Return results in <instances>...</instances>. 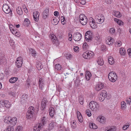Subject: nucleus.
Masks as SVG:
<instances>
[{
    "mask_svg": "<svg viewBox=\"0 0 131 131\" xmlns=\"http://www.w3.org/2000/svg\"><path fill=\"white\" fill-rule=\"evenodd\" d=\"M38 110L35 109L34 107H30L26 113V118L27 119L34 121L36 119V115L38 112Z\"/></svg>",
    "mask_w": 131,
    "mask_h": 131,
    "instance_id": "1",
    "label": "nucleus"
},
{
    "mask_svg": "<svg viewBox=\"0 0 131 131\" xmlns=\"http://www.w3.org/2000/svg\"><path fill=\"white\" fill-rule=\"evenodd\" d=\"M17 118L16 117H13L11 118L10 117H6L4 120V122L8 124H9L10 125L13 126H15L17 123Z\"/></svg>",
    "mask_w": 131,
    "mask_h": 131,
    "instance_id": "2",
    "label": "nucleus"
},
{
    "mask_svg": "<svg viewBox=\"0 0 131 131\" xmlns=\"http://www.w3.org/2000/svg\"><path fill=\"white\" fill-rule=\"evenodd\" d=\"M94 55V53L92 51H87L83 54V57L85 59H90L92 58Z\"/></svg>",
    "mask_w": 131,
    "mask_h": 131,
    "instance_id": "3",
    "label": "nucleus"
},
{
    "mask_svg": "<svg viewBox=\"0 0 131 131\" xmlns=\"http://www.w3.org/2000/svg\"><path fill=\"white\" fill-rule=\"evenodd\" d=\"M117 77V75H116L115 73L113 71L110 72L108 75V77L109 80L113 82H115Z\"/></svg>",
    "mask_w": 131,
    "mask_h": 131,
    "instance_id": "4",
    "label": "nucleus"
},
{
    "mask_svg": "<svg viewBox=\"0 0 131 131\" xmlns=\"http://www.w3.org/2000/svg\"><path fill=\"white\" fill-rule=\"evenodd\" d=\"M90 109L93 111L95 109L96 110L98 109L99 107L98 103L95 101H92L91 102L89 105Z\"/></svg>",
    "mask_w": 131,
    "mask_h": 131,
    "instance_id": "5",
    "label": "nucleus"
},
{
    "mask_svg": "<svg viewBox=\"0 0 131 131\" xmlns=\"http://www.w3.org/2000/svg\"><path fill=\"white\" fill-rule=\"evenodd\" d=\"M95 19L97 23L101 24L104 22V18L102 14H99L96 16Z\"/></svg>",
    "mask_w": 131,
    "mask_h": 131,
    "instance_id": "6",
    "label": "nucleus"
},
{
    "mask_svg": "<svg viewBox=\"0 0 131 131\" xmlns=\"http://www.w3.org/2000/svg\"><path fill=\"white\" fill-rule=\"evenodd\" d=\"M79 20L80 23L83 25H85L86 24L88 21L87 17L84 15L80 14L79 17Z\"/></svg>",
    "mask_w": 131,
    "mask_h": 131,
    "instance_id": "7",
    "label": "nucleus"
},
{
    "mask_svg": "<svg viewBox=\"0 0 131 131\" xmlns=\"http://www.w3.org/2000/svg\"><path fill=\"white\" fill-rule=\"evenodd\" d=\"M2 10L6 14L10 13V16L12 15V11L10 8L6 4H4L2 7Z\"/></svg>",
    "mask_w": 131,
    "mask_h": 131,
    "instance_id": "8",
    "label": "nucleus"
},
{
    "mask_svg": "<svg viewBox=\"0 0 131 131\" xmlns=\"http://www.w3.org/2000/svg\"><path fill=\"white\" fill-rule=\"evenodd\" d=\"M48 121V118L47 117L43 116L41 117L40 122L38 126V128H42V127L47 123Z\"/></svg>",
    "mask_w": 131,
    "mask_h": 131,
    "instance_id": "9",
    "label": "nucleus"
},
{
    "mask_svg": "<svg viewBox=\"0 0 131 131\" xmlns=\"http://www.w3.org/2000/svg\"><path fill=\"white\" fill-rule=\"evenodd\" d=\"M82 38V36L81 34L79 32L73 35L74 39L76 41H80L81 39Z\"/></svg>",
    "mask_w": 131,
    "mask_h": 131,
    "instance_id": "10",
    "label": "nucleus"
},
{
    "mask_svg": "<svg viewBox=\"0 0 131 131\" xmlns=\"http://www.w3.org/2000/svg\"><path fill=\"white\" fill-rule=\"evenodd\" d=\"M92 34L89 31H87L86 32L85 34V38L86 40H88V41H92L93 38L92 36Z\"/></svg>",
    "mask_w": 131,
    "mask_h": 131,
    "instance_id": "11",
    "label": "nucleus"
},
{
    "mask_svg": "<svg viewBox=\"0 0 131 131\" xmlns=\"http://www.w3.org/2000/svg\"><path fill=\"white\" fill-rule=\"evenodd\" d=\"M100 37L99 35H96L93 38L92 41L95 42V44H98L100 43Z\"/></svg>",
    "mask_w": 131,
    "mask_h": 131,
    "instance_id": "12",
    "label": "nucleus"
},
{
    "mask_svg": "<svg viewBox=\"0 0 131 131\" xmlns=\"http://www.w3.org/2000/svg\"><path fill=\"white\" fill-rule=\"evenodd\" d=\"M47 103L48 101L46 99H44L41 101V108L42 110H44L46 107Z\"/></svg>",
    "mask_w": 131,
    "mask_h": 131,
    "instance_id": "13",
    "label": "nucleus"
},
{
    "mask_svg": "<svg viewBox=\"0 0 131 131\" xmlns=\"http://www.w3.org/2000/svg\"><path fill=\"white\" fill-rule=\"evenodd\" d=\"M114 42L113 39L110 37H108L106 41V43L108 45H110L113 44Z\"/></svg>",
    "mask_w": 131,
    "mask_h": 131,
    "instance_id": "14",
    "label": "nucleus"
},
{
    "mask_svg": "<svg viewBox=\"0 0 131 131\" xmlns=\"http://www.w3.org/2000/svg\"><path fill=\"white\" fill-rule=\"evenodd\" d=\"M49 12V8H46L44 10L43 13V17L45 19H46L48 16Z\"/></svg>",
    "mask_w": 131,
    "mask_h": 131,
    "instance_id": "15",
    "label": "nucleus"
},
{
    "mask_svg": "<svg viewBox=\"0 0 131 131\" xmlns=\"http://www.w3.org/2000/svg\"><path fill=\"white\" fill-rule=\"evenodd\" d=\"M55 123L53 121H51L49 124V128L47 129L48 131H50L53 129L55 126Z\"/></svg>",
    "mask_w": 131,
    "mask_h": 131,
    "instance_id": "16",
    "label": "nucleus"
},
{
    "mask_svg": "<svg viewBox=\"0 0 131 131\" xmlns=\"http://www.w3.org/2000/svg\"><path fill=\"white\" fill-rule=\"evenodd\" d=\"M2 105H4L7 108H9L10 107V103L8 101L5 100L1 102Z\"/></svg>",
    "mask_w": 131,
    "mask_h": 131,
    "instance_id": "17",
    "label": "nucleus"
},
{
    "mask_svg": "<svg viewBox=\"0 0 131 131\" xmlns=\"http://www.w3.org/2000/svg\"><path fill=\"white\" fill-rule=\"evenodd\" d=\"M40 15L39 13L37 11L33 13V17L34 20L36 21H38L39 20V17Z\"/></svg>",
    "mask_w": 131,
    "mask_h": 131,
    "instance_id": "18",
    "label": "nucleus"
},
{
    "mask_svg": "<svg viewBox=\"0 0 131 131\" xmlns=\"http://www.w3.org/2000/svg\"><path fill=\"white\" fill-rule=\"evenodd\" d=\"M104 84L103 83H99L96 87V90L99 91L102 89L104 87Z\"/></svg>",
    "mask_w": 131,
    "mask_h": 131,
    "instance_id": "19",
    "label": "nucleus"
},
{
    "mask_svg": "<svg viewBox=\"0 0 131 131\" xmlns=\"http://www.w3.org/2000/svg\"><path fill=\"white\" fill-rule=\"evenodd\" d=\"M77 118L80 122L82 123L83 122V118L81 113L79 111L77 112Z\"/></svg>",
    "mask_w": 131,
    "mask_h": 131,
    "instance_id": "20",
    "label": "nucleus"
},
{
    "mask_svg": "<svg viewBox=\"0 0 131 131\" xmlns=\"http://www.w3.org/2000/svg\"><path fill=\"white\" fill-rule=\"evenodd\" d=\"M49 112L50 115L51 117L53 116L55 114L54 108L52 107H50L49 110Z\"/></svg>",
    "mask_w": 131,
    "mask_h": 131,
    "instance_id": "21",
    "label": "nucleus"
},
{
    "mask_svg": "<svg viewBox=\"0 0 131 131\" xmlns=\"http://www.w3.org/2000/svg\"><path fill=\"white\" fill-rule=\"evenodd\" d=\"M97 120L100 122L104 123L105 122L106 119L105 117L103 116H100L97 118Z\"/></svg>",
    "mask_w": 131,
    "mask_h": 131,
    "instance_id": "22",
    "label": "nucleus"
},
{
    "mask_svg": "<svg viewBox=\"0 0 131 131\" xmlns=\"http://www.w3.org/2000/svg\"><path fill=\"white\" fill-rule=\"evenodd\" d=\"M116 130L115 126H113L112 127H106L105 129V131H115Z\"/></svg>",
    "mask_w": 131,
    "mask_h": 131,
    "instance_id": "23",
    "label": "nucleus"
},
{
    "mask_svg": "<svg viewBox=\"0 0 131 131\" xmlns=\"http://www.w3.org/2000/svg\"><path fill=\"white\" fill-rule=\"evenodd\" d=\"M86 79L87 80H89L91 76V74L90 72L87 71L86 72L85 74Z\"/></svg>",
    "mask_w": 131,
    "mask_h": 131,
    "instance_id": "24",
    "label": "nucleus"
},
{
    "mask_svg": "<svg viewBox=\"0 0 131 131\" xmlns=\"http://www.w3.org/2000/svg\"><path fill=\"white\" fill-rule=\"evenodd\" d=\"M92 21H90L89 24L92 28H96V25L95 24V23L93 19H92Z\"/></svg>",
    "mask_w": 131,
    "mask_h": 131,
    "instance_id": "25",
    "label": "nucleus"
},
{
    "mask_svg": "<svg viewBox=\"0 0 131 131\" xmlns=\"http://www.w3.org/2000/svg\"><path fill=\"white\" fill-rule=\"evenodd\" d=\"M29 53L31 54L32 56L33 57H35L36 54V51L32 48H29Z\"/></svg>",
    "mask_w": 131,
    "mask_h": 131,
    "instance_id": "26",
    "label": "nucleus"
},
{
    "mask_svg": "<svg viewBox=\"0 0 131 131\" xmlns=\"http://www.w3.org/2000/svg\"><path fill=\"white\" fill-rule=\"evenodd\" d=\"M14 128L12 126L10 125L8 126L4 131H14Z\"/></svg>",
    "mask_w": 131,
    "mask_h": 131,
    "instance_id": "27",
    "label": "nucleus"
},
{
    "mask_svg": "<svg viewBox=\"0 0 131 131\" xmlns=\"http://www.w3.org/2000/svg\"><path fill=\"white\" fill-rule=\"evenodd\" d=\"M28 96L26 94L23 95L21 98V100L20 101L21 103H23L26 101L27 100Z\"/></svg>",
    "mask_w": 131,
    "mask_h": 131,
    "instance_id": "28",
    "label": "nucleus"
},
{
    "mask_svg": "<svg viewBox=\"0 0 131 131\" xmlns=\"http://www.w3.org/2000/svg\"><path fill=\"white\" fill-rule=\"evenodd\" d=\"M30 23L29 19L27 18H25L23 24L25 26H28Z\"/></svg>",
    "mask_w": 131,
    "mask_h": 131,
    "instance_id": "29",
    "label": "nucleus"
},
{
    "mask_svg": "<svg viewBox=\"0 0 131 131\" xmlns=\"http://www.w3.org/2000/svg\"><path fill=\"white\" fill-rule=\"evenodd\" d=\"M17 13L19 15H22L23 14V12L21 7H18L16 10Z\"/></svg>",
    "mask_w": 131,
    "mask_h": 131,
    "instance_id": "30",
    "label": "nucleus"
},
{
    "mask_svg": "<svg viewBox=\"0 0 131 131\" xmlns=\"http://www.w3.org/2000/svg\"><path fill=\"white\" fill-rule=\"evenodd\" d=\"M113 15L114 16L118 18L121 17L122 16L121 14L119 12L116 11L114 12Z\"/></svg>",
    "mask_w": 131,
    "mask_h": 131,
    "instance_id": "31",
    "label": "nucleus"
},
{
    "mask_svg": "<svg viewBox=\"0 0 131 131\" xmlns=\"http://www.w3.org/2000/svg\"><path fill=\"white\" fill-rule=\"evenodd\" d=\"M119 53L121 55H124L126 53V52L124 48H121L120 49Z\"/></svg>",
    "mask_w": 131,
    "mask_h": 131,
    "instance_id": "32",
    "label": "nucleus"
},
{
    "mask_svg": "<svg viewBox=\"0 0 131 131\" xmlns=\"http://www.w3.org/2000/svg\"><path fill=\"white\" fill-rule=\"evenodd\" d=\"M23 62L16 61L15 62V64L16 66L18 68L21 67L22 64Z\"/></svg>",
    "mask_w": 131,
    "mask_h": 131,
    "instance_id": "33",
    "label": "nucleus"
},
{
    "mask_svg": "<svg viewBox=\"0 0 131 131\" xmlns=\"http://www.w3.org/2000/svg\"><path fill=\"white\" fill-rule=\"evenodd\" d=\"M61 68V66L59 64H56L55 65V69L56 70L58 71H60Z\"/></svg>",
    "mask_w": 131,
    "mask_h": 131,
    "instance_id": "34",
    "label": "nucleus"
},
{
    "mask_svg": "<svg viewBox=\"0 0 131 131\" xmlns=\"http://www.w3.org/2000/svg\"><path fill=\"white\" fill-rule=\"evenodd\" d=\"M83 50H86L89 49V46L87 43L85 42L83 43Z\"/></svg>",
    "mask_w": 131,
    "mask_h": 131,
    "instance_id": "35",
    "label": "nucleus"
},
{
    "mask_svg": "<svg viewBox=\"0 0 131 131\" xmlns=\"http://www.w3.org/2000/svg\"><path fill=\"white\" fill-rule=\"evenodd\" d=\"M18 79V78H17L12 77L10 79L9 81L10 83H14L16 82Z\"/></svg>",
    "mask_w": 131,
    "mask_h": 131,
    "instance_id": "36",
    "label": "nucleus"
},
{
    "mask_svg": "<svg viewBox=\"0 0 131 131\" xmlns=\"http://www.w3.org/2000/svg\"><path fill=\"white\" fill-rule=\"evenodd\" d=\"M100 95H101L103 96L104 97V98H106L107 96V92L105 90H103L102 91Z\"/></svg>",
    "mask_w": 131,
    "mask_h": 131,
    "instance_id": "37",
    "label": "nucleus"
},
{
    "mask_svg": "<svg viewBox=\"0 0 131 131\" xmlns=\"http://www.w3.org/2000/svg\"><path fill=\"white\" fill-rule=\"evenodd\" d=\"M59 20V18H58V19H57L56 18H53V24L54 25H57L58 24Z\"/></svg>",
    "mask_w": 131,
    "mask_h": 131,
    "instance_id": "38",
    "label": "nucleus"
},
{
    "mask_svg": "<svg viewBox=\"0 0 131 131\" xmlns=\"http://www.w3.org/2000/svg\"><path fill=\"white\" fill-rule=\"evenodd\" d=\"M71 127L73 129H74L76 127V123L74 121L71 122Z\"/></svg>",
    "mask_w": 131,
    "mask_h": 131,
    "instance_id": "39",
    "label": "nucleus"
},
{
    "mask_svg": "<svg viewBox=\"0 0 131 131\" xmlns=\"http://www.w3.org/2000/svg\"><path fill=\"white\" fill-rule=\"evenodd\" d=\"M108 61L109 63L111 64H113L114 63V59L112 57L108 59Z\"/></svg>",
    "mask_w": 131,
    "mask_h": 131,
    "instance_id": "40",
    "label": "nucleus"
},
{
    "mask_svg": "<svg viewBox=\"0 0 131 131\" xmlns=\"http://www.w3.org/2000/svg\"><path fill=\"white\" fill-rule=\"evenodd\" d=\"M126 107V104L125 102L124 101H122L121 102V107L122 109H123L125 108Z\"/></svg>",
    "mask_w": 131,
    "mask_h": 131,
    "instance_id": "41",
    "label": "nucleus"
},
{
    "mask_svg": "<svg viewBox=\"0 0 131 131\" xmlns=\"http://www.w3.org/2000/svg\"><path fill=\"white\" fill-rule=\"evenodd\" d=\"M99 100L100 102L103 101L105 99V98H104V97L103 96L101 95H100L99 96Z\"/></svg>",
    "mask_w": 131,
    "mask_h": 131,
    "instance_id": "42",
    "label": "nucleus"
},
{
    "mask_svg": "<svg viewBox=\"0 0 131 131\" xmlns=\"http://www.w3.org/2000/svg\"><path fill=\"white\" fill-rule=\"evenodd\" d=\"M12 30H13V29H12ZM13 32L15 34V36H17L18 37H20V34L19 32L16 31H15L14 29H13Z\"/></svg>",
    "mask_w": 131,
    "mask_h": 131,
    "instance_id": "43",
    "label": "nucleus"
},
{
    "mask_svg": "<svg viewBox=\"0 0 131 131\" xmlns=\"http://www.w3.org/2000/svg\"><path fill=\"white\" fill-rule=\"evenodd\" d=\"M65 128V127L62 125H60L58 126V129L59 131H62Z\"/></svg>",
    "mask_w": 131,
    "mask_h": 131,
    "instance_id": "44",
    "label": "nucleus"
},
{
    "mask_svg": "<svg viewBox=\"0 0 131 131\" xmlns=\"http://www.w3.org/2000/svg\"><path fill=\"white\" fill-rule=\"evenodd\" d=\"M97 62L99 65L100 66L102 65L104 63L103 62L102 59H99L97 61Z\"/></svg>",
    "mask_w": 131,
    "mask_h": 131,
    "instance_id": "45",
    "label": "nucleus"
},
{
    "mask_svg": "<svg viewBox=\"0 0 131 131\" xmlns=\"http://www.w3.org/2000/svg\"><path fill=\"white\" fill-rule=\"evenodd\" d=\"M64 71L65 72V73H64V74L65 75H66V74H70L71 71L68 69L66 68L65 69Z\"/></svg>",
    "mask_w": 131,
    "mask_h": 131,
    "instance_id": "46",
    "label": "nucleus"
},
{
    "mask_svg": "<svg viewBox=\"0 0 131 131\" xmlns=\"http://www.w3.org/2000/svg\"><path fill=\"white\" fill-rule=\"evenodd\" d=\"M79 101L81 105H83V104L84 99L82 97H80L79 98Z\"/></svg>",
    "mask_w": 131,
    "mask_h": 131,
    "instance_id": "47",
    "label": "nucleus"
},
{
    "mask_svg": "<svg viewBox=\"0 0 131 131\" xmlns=\"http://www.w3.org/2000/svg\"><path fill=\"white\" fill-rule=\"evenodd\" d=\"M86 114L88 116L90 117L91 116V113L90 110L89 109L86 110Z\"/></svg>",
    "mask_w": 131,
    "mask_h": 131,
    "instance_id": "48",
    "label": "nucleus"
},
{
    "mask_svg": "<svg viewBox=\"0 0 131 131\" xmlns=\"http://www.w3.org/2000/svg\"><path fill=\"white\" fill-rule=\"evenodd\" d=\"M126 101L127 104L128 103L130 105V103H131V98L129 97L128 98H127Z\"/></svg>",
    "mask_w": 131,
    "mask_h": 131,
    "instance_id": "49",
    "label": "nucleus"
},
{
    "mask_svg": "<svg viewBox=\"0 0 131 131\" xmlns=\"http://www.w3.org/2000/svg\"><path fill=\"white\" fill-rule=\"evenodd\" d=\"M23 8L24 9V11L26 13H27L28 12V10L27 8L25 5L23 6Z\"/></svg>",
    "mask_w": 131,
    "mask_h": 131,
    "instance_id": "50",
    "label": "nucleus"
},
{
    "mask_svg": "<svg viewBox=\"0 0 131 131\" xmlns=\"http://www.w3.org/2000/svg\"><path fill=\"white\" fill-rule=\"evenodd\" d=\"M44 80L42 78H40L39 80V83H44Z\"/></svg>",
    "mask_w": 131,
    "mask_h": 131,
    "instance_id": "51",
    "label": "nucleus"
},
{
    "mask_svg": "<svg viewBox=\"0 0 131 131\" xmlns=\"http://www.w3.org/2000/svg\"><path fill=\"white\" fill-rule=\"evenodd\" d=\"M19 62H23V59L22 57H19L17 58L16 61Z\"/></svg>",
    "mask_w": 131,
    "mask_h": 131,
    "instance_id": "52",
    "label": "nucleus"
},
{
    "mask_svg": "<svg viewBox=\"0 0 131 131\" xmlns=\"http://www.w3.org/2000/svg\"><path fill=\"white\" fill-rule=\"evenodd\" d=\"M6 60L5 59V58L3 57L2 58H1L0 60V63L1 64L3 63L4 62H5Z\"/></svg>",
    "mask_w": 131,
    "mask_h": 131,
    "instance_id": "53",
    "label": "nucleus"
},
{
    "mask_svg": "<svg viewBox=\"0 0 131 131\" xmlns=\"http://www.w3.org/2000/svg\"><path fill=\"white\" fill-rule=\"evenodd\" d=\"M79 48L78 46H74L73 48V50L75 52H78L79 51Z\"/></svg>",
    "mask_w": 131,
    "mask_h": 131,
    "instance_id": "54",
    "label": "nucleus"
},
{
    "mask_svg": "<svg viewBox=\"0 0 131 131\" xmlns=\"http://www.w3.org/2000/svg\"><path fill=\"white\" fill-rule=\"evenodd\" d=\"M68 36L69 37V40L70 41H71L72 40V35L70 33H69Z\"/></svg>",
    "mask_w": 131,
    "mask_h": 131,
    "instance_id": "55",
    "label": "nucleus"
},
{
    "mask_svg": "<svg viewBox=\"0 0 131 131\" xmlns=\"http://www.w3.org/2000/svg\"><path fill=\"white\" fill-rule=\"evenodd\" d=\"M21 127L20 126H17L16 129V131H21Z\"/></svg>",
    "mask_w": 131,
    "mask_h": 131,
    "instance_id": "56",
    "label": "nucleus"
},
{
    "mask_svg": "<svg viewBox=\"0 0 131 131\" xmlns=\"http://www.w3.org/2000/svg\"><path fill=\"white\" fill-rule=\"evenodd\" d=\"M109 31L112 34H113L115 32V30L113 28H111L109 30Z\"/></svg>",
    "mask_w": 131,
    "mask_h": 131,
    "instance_id": "57",
    "label": "nucleus"
},
{
    "mask_svg": "<svg viewBox=\"0 0 131 131\" xmlns=\"http://www.w3.org/2000/svg\"><path fill=\"white\" fill-rule=\"evenodd\" d=\"M39 86L40 88L42 90V88H43L44 83H39Z\"/></svg>",
    "mask_w": 131,
    "mask_h": 131,
    "instance_id": "58",
    "label": "nucleus"
},
{
    "mask_svg": "<svg viewBox=\"0 0 131 131\" xmlns=\"http://www.w3.org/2000/svg\"><path fill=\"white\" fill-rule=\"evenodd\" d=\"M129 126V125L128 124L125 125L123 127V128L124 130H125Z\"/></svg>",
    "mask_w": 131,
    "mask_h": 131,
    "instance_id": "59",
    "label": "nucleus"
},
{
    "mask_svg": "<svg viewBox=\"0 0 131 131\" xmlns=\"http://www.w3.org/2000/svg\"><path fill=\"white\" fill-rule=\"evenodd\" d=\"M127 53L130 56H131V49H129L127 50Z\"/></svg>",
    "mask_w": 131,
    "mask_h": 131,
    "instance_id": "60",
    "label": "nucleus"
},
{
    "mask_svg": "<svg viewBox=\"0 0 131 131\" xmlns=\"http://www.w3.org/2000/svg\"><path fill=\"white\" fill-rule=\"evenodd\" d=\"M105 2L107 4H110L111 2V0H105Z\"/></svg>",
    "mask_w": 131,
    "mask_h": 131,
    "instance_id": "61",
    "label": "nucleus"
},
{
    "mask_svg": "<svg viewBox=\"0 0 131 131\" xmlns=\"http://www.w3.org/2000/svg\"><path fill=\"white\" fill-rule=\"evenodd\" d=\"M86 2L85 0H82L81 1V2H80V4L82 5H84L85 4Z\"/></svg>",
    "mask_w": 131,
    "mask_h": 131,
    "instance_id": "62",
    "label": "nucleus"
},
{
    "mask_svg": "<svg viewBox=\"0 0 131 131\" xmlns=\"http://www.w3.org/2000/svg\"><path fill=\"white\" fill-rule=\"evenodd\" d=\"M61 18H63V19H62L61 20V23H62V24H63V25H64L65 24V23H63V22H64V20L65 19V17L63 16H62L61 17Z\"/></svg>",
    "mask_w": 131,
    "mask_h": 131,
    "instance_id": "63",
    "label": "nucleus"
},
{
    "mask_svg": "<svg viewBox=\"0 0 131 131\" xmlns=\"http://www.w3.org/2000/svg\"><path fill=\"white\" fill-rule=\"evenodd\" d=\"M59 14V12L57 11H55L54 13V14L55 16H58V14Z\"/></svg>",
    "mask_w": 131,
    "mask_h": 131,
    "instance_id": "64",
    "label": "nucleus"
}]
</instances>
